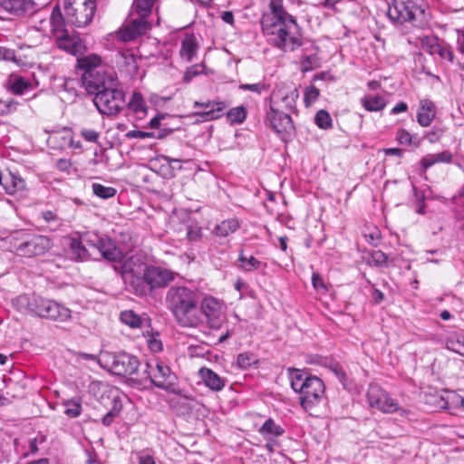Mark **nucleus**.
<instances>
[{
    "instance_id": "obj_1",
    "label": "nucleus",
    "mask_w": 464,
    "mask_h": 464,
    "mask_svg": "<svg viewBox=\"0 0 464 464\" xmlns=\"http://www.w3.org/2000/svg\"><path fill=\"white\" fill-rule=\"evenodd\" d=\"M269 8L275 21H262L263 31L271 34L273 44L284 52H293L303 44L301 29L295 18L284 7L283 0H271Z\"/></svg>"
},
{
    "instance_id": "obj_2",
    "label": "nucleus",
    "mask_w": 464,
    "mask_h": 464,
    "mask_svg": "<svg viewBox=\"0 0 464 464\" xmlns=\"http://www.w3.org/2000/svg\"><path fill=\"white\" fill-rule=\"evenodd\" d=\"M85 90L93 95V103L98 111L106 116H116L126 106L125 93L119 88L116 73L111 75H87Z\"/></svg>"
},
{
    "instance_id": "obj_3",
    "label": "nucleus",
    "mask_w": 464,
    "mask_h": 464,
    "mask_svg": "<svg viewBox=\"0 0 464 464\" xmlns=\"http://www.w3.org/2000/svg\"><path fill=\"white\" fill-rule=\"evenodd\" d=\"M200 292L186 285L170 286L165 296V304L180 327L189 328L196 316Z\"/></svg>"
},
{
    "instance_id": "obj_4",
    "label": "nucleus",
    "mask_w": 464,
    "mask_h": 464,
    "mask_svg": "<svg viewBox=\"0 0 464 464\" xmlns=\"http://www.w3.org/2000/svg\"><path fill=\"white\" fill-rule=\"evenodd\" d=\"M178 273L164 266L144 265L140 276H133L129 281L130 291L137 296H150L158 289L166 288L175 281Z\"/></svg>"
},
{
    "instance_id": "obj_5",
    "label": "nucleus",
    "mask_w": 464,
    "mask_h": 464,
    "mask_svg": "<svg viewBox=\"0 0 464 464\" xmlns=\"http://www.w3.org/2000/svg\"><path fill=\"white\" fill-rule=\"evenodd\" d=\"M50 24L52 34L60 49L72 55L83 53L86 49L84 43L73 34V30L68 29L64 16L58 5L52 11Z\"/></svg>"
},
{
    "instance_id": "obj_6",
    "label": "nucleus",
    "mask_w": 464,
    "mask_h": 464,
    "mask_svg": "<svg viewBox=\"0 0 464 464\" xmlns=\"http://www.w3.org/2000/svg\"><path fill=\"white\" fill-rule=\"evenodd\" d=\"M387 16L394 24L410 23L422 28L428 24V14L418 0H392L388 6Z\"/></svg>"
},
{
    "instance_id": "obj_7",
    "label": "nucleus",
    "mask_w": 464,
    "mask_h": 464,
    "mask_svg": "<svg viewBox=\"0 0 464 464\" xmlns=\"http://www.w3.org/2000/svg\"><path fill=\"white\" fill-rule=\"evenodd\" d=\"M17 302L26 311L40 317L64 322L71 317V310L60 304L41 296L20 295Z\"/></svg>"
},
{
    "instance_id": "obj_8",
    "label": "nucleus",
    "mask_w": 464,
    "mask_h": 464,
    "mask_svg": "<svg viewBox=\"0 0 464 464\" xmlns=\"http://www.w3.org/2000/svg\"><path fill=\"white\" fill-rule=\"evenodd\" d=\"M146 368L140 374V381L150 380L158 388L173 393H179L176 388V375L169 365L158 359H150L146 362Z\"/></svg>"
},
{
    "instance_id": "obj_9",
    "label": "nucleus",
    "mask_w": 464,
    "mask_h": 464,
    "mask_svg": "<svg viewBox=\"0 0 464 464\" xmlns=\"http://www.w3.org/2000/svg\"><path fill=\"white\" fill-rule=\"evenodd\" d=\"M95 10V0H64V19L67 25L86 26L92 21Z\"/></svg>"
},
{
    "instance_id": "obj_10",
    "label": "nucleus",
    "mask_w": 464,
    "mask_h": 464,
    "mask_svg": "<svg viewBox=\"0 0 464 464\" xmlns=\"http://www.w3.org/2000/svg\"><path fill=\"white\" fill-rule=\"evenodd\" d=\"M222 306V303L213 296H205L204 298L200 296L197 304L198 313L191 321L189 328H197L205 322L212 328H219Z\"/></svg>"
},
{
    "instance_id": "obj_11",
    "label": "nucleus",
    "mask_w": 464,
    "mask_h": 464,
    "mask_svg": "<svg viewBox=\"0 0 464 464\" xmlns=\"http://www.w3.org/2000/svg\"><path fill=\"white\" fill-rule=\"evenodd\" d=\"M109 370L115 375L129 376L131 379H140L139 367L140 362L138 357L125 353H109L104 355Z\"/></svg>"
},
{
    "instance_id": "obj_12",
    "label": "nucleus",
    "mask_w": 464,
    "mask_h": 464,
    "mask_svg": "<svg viewBox=\"0 0 464 464\" xmlns=\"http://www.w3.org/2000/svg\"><path fill=\"white\" fill-rule=\"evenodd\" d=\"M82 239L86 242L89 248L96 249L102 258L110 262L118 263L123 259L122 251L110 237H101L96 234L87 233L82 237Z\"/></svg>"
},
{
    "instance_id": "obj_13",
    "label": "nucleus",
    "mask_w": 464,
    "mask_h": 464,
    "mask_svg": "<svg viewBox=\"0 0 464 464\" xmlns=\"http://www.w3.org/2000/svg\"><path fill=\"white\" fill-rule=\"evenodd\" d=\"M265 121L282 139L288 137L295 129L290 114L280 110L278 102L270 104Z\"/></svg>"
},
{
    "instance_id": "obj_14",
    "label": "nucleus",
    "mask_w": 464,
    "mask_h": 464,
    "mask_svg": "<svg viewBox=\"0 0 464 464\" xmlns=\"http://www.w3.org/2000/svg\"><path fill=\"white\" fill-rule=\"evenodd\" d=\"M366 397L370 407L383 413H393L399 411L397 401L391 398L389 393L377 384L369 385Z\"/></svg>"
},
{
    "instance_id": "obj_15",
    "label": "nucleus",
    "mask_w": 464,
    "mask_h": 464,
    "mask_svg": "<svg viewBox=\"0 0 464 464\" xmlns=\"http://www.w3.org/2000/svg\"><path fill=\"white\" fill-rule=\"evenodd\" d=\"M325 392L324 382L316 377L312 376L308 379V382L304 388V392L299 393V401L304 411H308L314 406L318 405Z\"/></svg>"
},
{
    "instance_id": "obj_16",
    "label": "nucleus",
    "mask_w": 464,
    "mask_h": 464,
    "mask_svg": "<svg viewBox=\"0 0 464 464\" xmlns=\"http://www.w3.org/2000/svg\"><path fill=\"white\" fill-rule=\"evenodd\" d=\"M52 242L50 238L43 235H27V237L16 246L19 256L33 257L41 256L50 250Z\"/></svg>"
},
{
    "instance_id": "obj_17",
    "label": "nucleus",
    "mask_w": 464,
    "mask_h": 464,
    "mask_svg": "<svg viewBox=\"0 0 464 464\" xmlns=\"http://www.w3.org/2000/svg\"><path fill=\"white\" fill-rule=\"evenodd\" d=\"M150 27L148 17H141L139 14L132 15L130 13L128 24L117 32V37L123 42H129L145 34Z\"/></svg>"
},
{
    "instance_id": "obj_18",
    "label": "nucleus",
    "mask_w": 464,
    "mask_h": 464,
    "mask_svg": "<svg viewBox=\"0 0 464 464\" xmlns=\"http://www.w3.org/2000/svg\"><path fill=\"white\" fill-rule=\"evenodd\" d=\"M77 63L78 68L83 72L82 75V82L84 88L86 83L85 77H87V75L95 77L98 75H111L115 73L112 71L106 72L103 69L99 68L102 64V58L97 54H89L87 56L78 58Z\"/></svg>"
},
{
    "instance_id": "obj_19",
    "label": "nucleus",
    "mask_w": 464,
    "mask_h": 464,
    "mask_svg": "<svg viewBox=\"0 0 464 464\" xmlns=\"http://www.w3.org/2000/svg\"><path fill=\"white\" fill-rule=\"evenodd\" d=\"M421 48L430 55L438 54L440 59L453 63L454 53L452 48L446 43H440L438 37L425 36L420 41Z\"/></svg>"
},
{
    "instance_id": "obj_20",
    "label": "nucleus",
    "mask_w": 464,
    "mask_h": 464,
    "mask_svg": "<svg viewBox=\"0 0 464 464\" xmlns=\"http://www.w3.org/2000/svg\"><path fill=\"white\" fill-rule=\"evenodd\" d=\"M299 97V92L296 88L289 91L284 92L282 90L274 91L270 97V104H275V102H278L279 109L284 111L285 112H288L289 114L295 111L296 101Z\"/></svg>"
},
{
    "instance_id": "obj_21",
    "label": "nucleus",
    "mask_w": 464,
    "mask_h": 464,
    "mask_svg": "<svg viewBox=\"0 0 464 464\" xmlns=\"http://www.w3.org/2000/svg\"><path fill=\"white\" fill-rule=\"evenodd\" d=\"M194 108H202L203 111H197L196 115L204 121H213L223 116L226 104L223 102L208 101L206 102H195Z\"/></svg>"
},
{
    "instance_id": "obj_22",
    "label": "nucleus",
    "mask_w": 464,
    "mask_h": 464,
    "mask_svg": "<svg viewBox=\"0 0 464 464\" xmlns=\"http://www.w3.org/2000/svg\"><path fill=\"white\" fill-rule=\"evenodd\" d=\"M1 6L4 10L17 16L33 14L35 10L33 0H2Z\"/></svg>"
},
{
    "instance_id": "obj_23",
    "label": "nucleus",
    "mask_w": 464,
    "mask_h": 464,
    "mask_svg": "<svg viewBox=\"0 0 464 464\" xmlns=\"http://www.w3.org/2000/svg\"><path fill=\"white\" fill-rule=\"evenodd\" d=\"M438 406L452 415H457L458 411L463 408L462 396L454 391H445L440 397Z\"/></svg>"
},
{
    "instance_id": "obj_24",
    "label": "nucleus",
    "mask_w": 464,
    "mask_h": 464,
    "mask_svg": "<svg viewBox=\"0 0 464 464\" xmlns=\"http://www.w3.org/2000/svg\"><path fill=\"white\" fill-rule=\"evenodd\" d=\"M198 374L204 384L212 392H220L226 385V379L220 377L209 368H200Z\"/></svg>"
},
{
    "instance_id": "obj_25",
    "label": "nucleus",
    "mask_w": 464,
    "mask_h": 464,
    "mask_svg": "<svg viewBox=\"0 0 464 464\" xmlns=\"http://www.w3.org/2000/svg\"><path fill=\"white\" fill-rule=\"evenodd\" d=\"M312 376L313 375H311L309 372L300 369H288V377L290 380L291 387L297 393L304 392V388L308 382V379H310Z\"/></svg>"
},
{
    "instance_id": "obj_26",
    "label": "nucleus",
    "mask_w": 464,
    "mask_h": 464,
    "mask_svg": "<svg viewBox=\"0 0 464 464\" xmlns=\"http://www.w3.org/2000/svg\"><path fill=\"white\" fill-rule=\"evenodd\" d=\"M452 160V155L449 151H442L437 154H427L421 160L420 165L424 170L432 167L436 163H450Z\"/></svg>"
},
{
    "instance_id": "obj_27",
    "label": "nucleus",
    "mask_w": 464,
    "mask_h": 464,
    "mask_svg": "<svg viewBox=\"0 0 464 464\" xmlns=\"http://www.w3.org/2000/svg\"><path fill=\"white\" fill-rule=\"evenodd\" d=\"M24 188L25 182L22 178L12 172L6 174L4 189L7 194L14 195L17 191L23 190Z\"/></svg>"
},
{
    "instance_id": "obj_28",
    "label": "nucleus",
    "mask_w": 464,
    "mask_h": 464,
    "mask_svg": "<svg viewBox=\"0 0 464 464\" xmlns=\"http://www.w3.org/2000/svg\"><path fill=\"white\" fill-rule=\"evenodd\" d=\"M40 218L44 222L50 230L55 231L63 225V219L58 215L57 211L43 210L40 213Z\"/></svg>"
},
{
    "instance_id": "obj_29",
    "label": "nucleus",
    "mask_w": 464,
    "mask_h": 464,
    "mask_svg": "<svg viewBox=\"0 0 464 464\" xmlns=\"http://www.w3.org/2000/svg\"><path fill=\"white\" fill-rule=\"evenodd\" d=\"M361 104L368 111H381L386 107L384 98L379 95H365L361 99Z\"/></svg>"
},
{
    "instance_id": "obj_30",
    "label": "nucleus",
    "mask_w": 464,
    "mask_h": 464,
    "mask_svg": "<svg viewBox=\"0 0 464 464\" xmlns=\"http://www.w3.org/2000/svg\"><path fill=\"white\" fill-rule=\"evenodd\" d=\"M259 434H261L265 439L269 440L271 436L279 437L285 433V430L276 424L275 420L271 418L267 419L264 424L258 430Z\"/></svg>"
},
{
    "instance_id": "obj_31",
    "label": "nucleus",
    "mask_w": 464,
    "mask_h": 464,
    "mask_svg": "<svg viewBox=\"0 0 464 464\" xmlns=\"http://www.w3.org/2000/svg\"><path fill=\"white\" fill-rule=\"evenodd\" d=\"M198 47L193 35L186 36L181 43L180 55L189 62L195 56Z\"/></svg>"
},
{
    "instance_id": "obj_32",
    "label": "nucleus",
    "mask_w": 464,
    "mask_h": 464,
    "mask_svg": "<svg viewBox=\"0 0 464 464\" xmlns=\"http://www.w3.org/2000/svg\"><path fill=\"white\" fill-rule=\"evenodd\" d=\"M121 265L119 266H114V269L119 272L122 278L129 283L130 279L132 278L133 276H140L134 271L135 261L133 257H130L128 259H122L121 261Z\"/></svg>"
},
{
    "instance_id": "obj_33",
    "label": "nucleus",
    "mask_w": 464,
    "mask_h": 464,
    "mask_svg": "<svg viewBox=\"0 0 464 464\" xmlns=\"http://www.w3.org/2000/svg\"><path fill=\"white\" fill-rule=\"evenodd\" d=\"M32 88V83L22 76H14L9 81V90L14 95H22Z\"/></svg>"
},
{
    "instance_id": "obj_34",
    "label": "nucleus",
    "mask_w": 464,
    "mask_h": 464,
    "mask_svg": "<svg viewBox=\"0 0 464 464\" xmlns=\"http://www.w3.org/2000/svg\"><path fill=\"white\" fill-rule=\"evenodd\" d=\"M70 249L72 254L78 259L83 260L86 259L90 255L89 251L91 248L87 246L86 242L83 239H76L72 238L70 244Z\"/></svg>"
},
{
    "instance_id": "obj_35",
    "label": "nucleus",
    "mask_w": 464,
    "mask_h": 464,
    "mask_svg": "<svg viewBox=\"0 0 464 464\" xmlns=\"http://www.w3.org/2000/svg\"><path fill=\"white\" fill-rule=\"evenodd\" d=\"M154 3L149 0H134L130 13L132 15L139 14L141 17H149L152 13Z\"/></svg>"
},
{
    "instance_id": "obj_36",
    "label": "nucleus",
    "mask_w": 464,
    "mask_h": 464,
    "mask_svg": "<svg viewBox=\"0 0 464 464\" xmlns=\"http://www.w3.org/2000/svg\"><path fill=\"white\" fill-rule=\"evenodd\" d=\"M446 347L449 350L464 356V334H452L446 342Z\"/></svg>"
},
{
    "instance_id": "obj_37",
    "label": "nucleus",
    "mask_w": 464,
    "mask_h": 464,
    "mask_svg": "<svg viewBox=\"0 0 464 464\" xmlns=\"http://www.w3.org/2000/svg\"><path fill=\"white\" fill-rule=\"evenodd\" d=\"M388 256L381 250H372L368 253L366 263L374 267H386L388 266Z\"/></svg>"
},
{
    "instance_id": "obj_38",
    "label": "nucleus",
    "mask_w": 464,
    "mask_h": 464,
    "mask_svg": "<svg viewBox=\"0 0 464 464\" xmlns=\"http://www.w3.org/2000/svg\"><path fill=\"white\" fill-rule=\"evenodd\" d=\"M239 227L238 220L235 218L222 221L215 227V233L218 237H227L231 233H234Z\"/></svg>"
},
{
    "instance_id": "obj_39",
    "label": "nucleus",
    "mask_w": 464,
    "mask_h": 464,
    "mask_svg": "<svg viewBox=\"0 0 464 464\" xmlns=\"http://www.w3.org/2000/svg\"><path fill=\"white\" fill-rule=\"evenodd\" d=\"M122 403L119 396L112 399V406L110 411L103 416L102 422L105 426H110L113 419L121 411Z\"/></svg>"
},
{
    "instance_id": "obj_40",
    "label": "nucleus",
    "mask_w": 464,
    "mask_h": 464,
    "mask_svg": "<svg viewBox=\"0 0 464 464\" xmlns=\"http://www.w3.org/2000/svg\"><path fill=\"white\" fill-rule=\"evenodd\" d=\"M254 364H258V359L251 352L241 353L237 357V365L242 370H246Z\"/></svg>"
},
{
    "instance_id": "obj_41",
    "label": "nucleus",
    "mask_w": 464,
    "mask_h": 464,
    "mask_svg": "<svg viewBox=\"0 0 464 464\" xmlns=\"http://www.w3.org/2000/svg\"><path fill=\"white\" fill-rule=\"evenodd\" d=\"M64 413L70 418H76L82 413V400L80 398H72L64 402Z\"/></svg>"
},
{
    "instance_id": "obj_42",
    "label": "nucleus",
    "mask_w": 464,
    "mask_h": 464,
    "mask_svg": "<svg viewBox=\"0 0 464 464\" xmlns=\"http://www.w3.org/2000/svg\"><path fill=\"white\" fill-rule=\"evenodd\" d=\"M320 66L319 57L314 54L303 55L300 60V69L303 72L313 71Z\"/></svg>"
},
{
    "instance_id": "obj_43",
    "label": "nucleus",
    "mask_w": 464,
    "mask_h": 464,
    "mask_svg": "<svg viewBox=\"0 0 464 464\" xmlns=\"http://www.w3.org/2000/svg\"><path fill=\"white\" fill-rule=\"evenodd\" d=\"M93 194L102 199H109L113 198L117 190L112 187H106L100 183H93L92 185Z\"/></svg>"
},
{
    "instance_id": "obj_44",
    "label": "nucleus",
    "mask_w": 464,
    "mask_h": 464,
    "mask_svg": "<svg viewBox=\"0 0 464 464\" xmlns=\"http://www.w3.org/2000/svg\"><path fill=\"white\" fill-rule=\"evenodd\" d=\"M121 321L125 324L126 325H129L131 328H138L141 324V319L134 313L132 310H127L121 313L120 315Z\"/></svg>"
},
{
    "instance_id": "obj_45",
    "label": "nucleus",
    "mask_w": 464,
    "mask_h": 464,
    "mask_svg": "<svg viewBox=\"0 0 464 464\" xmlns=\"http://www.w3.org/2000/svg\"><path fill=\"white\" fill-rule=\"evenodd\" d=\"M246 109L244 106H237L227 112V117L231 123H242L246 118Z\"/></svg>"
},
{
    "instance_id": "obj_46",
    "label": "nucleus",
    "mask_w": 464,
    "mask_h": 464,
    "mask_svg": "<svg viewBox=\"0 0 464 464\" xmlns=\"http://www.w3.org/2000/svg\"><path fill=\"white\" fill-rule=\"evenodd\" d=\"M238 261L242 264V268L246 272L257 270L262 265V263L256 257H246L242 253L239 255Z\"/></svg>"
},
{
    "instance_id": "obj_47",
    "label": "nucleus",
    "mask_w": 464,
    "mask_h": 464,
    "mask_svg": "<svg viewBox=\"0 0 464 464\" xmlns=\"http://www.w3.org/2000/svg\"><path fill=\"white\" fill-rule=\"evenodd\" d=\"M315 124L323 130H327L332 127V118L328 111L320 110L314 117Z\"/></svg>"
},
{
    "instance_id": "obj_48",
    "label": "nucleus",
    "mask_w": 464,
    "mask_h": 464,
    "mask_svg": "<svg viewBox=\"0 0 464 464\" xmlns=\"http://www.w3.org/2000/svg\"><path fill=\"white\" fill-rule=\"evenodd\" d=\"M128 107L135 112H144L145 105L141 94L134 92L128 103Z\"/></svg>"
},
{
    "instance_id": "obj_49",
    "label": "nucleus",
    "mask_w": 464,
    "mask_h": 464,
    "mask_svg": "<svg viewBox=\"0 0 464 464\" xmlns=\"http://www.w3.org/2000/svg\"><path fill=\"white\" fill-rule=\"evenodd\" d=\"M269 88L268 84L265 82H259L256 83H242L239 85V89L243 91H249L252 92H256L257 94H261L263 92L267 91Z\"/></svg>"
},
{
    "instance_id": "obj_50",
    "label": "nucleus",
    "mask_w": 464,
    "mask_h": 464,
    "mask_svg": "<svg viewBox=\"0 0 464 464\" xmlns=\"http://www.w3.org/2000/svg\"><path fill=\"white\" fill-rule=\"evenodd\" d=\"M396 139L400 144H406V145L414 144L417 147L420 146V141L415 142L414 137L412 135H411V133L409 131H407L406 130H403V129L399 130L397 131Z\"/></svg>"
},
{
    "instance_id": "obj_51",
    "label": "nucleus",
    "mask_w": 464,
    "mask_h": 464,
    "mask_svg": "<svg viewBox=\"0 0 464 464\" xmlns=\"http://www.w3.org/2000/svg\"><path fill=\"white\" fill-rule=\"evenodd\" d=\"M320 95V91L314 85H311L306 88L304 97V102L306 107H309L313 102H314Z\"/></svg>"
},
{
    "instance_id": "obj_52",
    "label": "nucleus",
    "mask_w": 464,
    "mask_h": 464,
    "mask_svg": "<svg viewBox=\"0 0 464 464\" xmlns=\"http://www.w3.org/2000/svg\"><path fill=\"white\" fill-rule=\"evenodd\" d=\"M0 60L13 62L16 64L20 63V60L16 58L15 51L5 46H0Z\"/></svg>"
},
{
    "instance_id": "obj_53",
    "label": "nucleus",
    "mask_w": 464,
    "mask_h": 464,
    "mask_svg": "<svg viewBox=\"0 0 464 464\" xmlns=\"http://www.w3.org/2000/svg\"><path fill=\"white\" fill-rule=\"evenodd\" d=\"M149 349L153 353H159L162 350V343L159 339V334H151L147 338Z\"/></svg>"
},
{
    "instance_id": "obj_54",
    "label": "nucleus",
    "mask_w": 464,
    "mask_h": 464,
    "mask_svg": "<svg viewBox=\"0 0 464 464\" xmlns=\"http://www.w3.org/2000/svg\"><path fill=\"white\" fill-rule=\"evenodd\" d=\"M331 371L334 373V375L338 378V380L342 382L344 388L347 387L346 382L348 378L346 376L345 372L343 367L340 366L337 362H331L330 364Z\"/></svg>"
},
{
    "instance_id": "obj_55",
    "label": "nucleus",
    "mask_w": 464,
    "mask_h": 464,
    "mask_svg": "<svg viewBox=\"0 0 464 464\" xmlns=\"http://www.w3.org/2000/svg\"><path fill=\"white\" fill-rule=\"evenodd\" d=\"M203 72V66L201 64H194L188 68L186 71L183 81L185 82H189L195 76L202 73Z\"/></svg>"
},
{
    "instance_id": "obj_56",
    "label": "nucleus",
    "mask_w": 464,
    "mask_h": 464,
    "mask_svg": "<svg viewBox=\"0 0 464 464\" xmlns=\"http://www.w3.org/2000/svg\"><path fill=\"white\" fill-rule=\"evenodd\" d=\"M433 119H434L433 111H420L417 114V121L419 122L420 125H421L423 127H427V126L430 125Z\"/></svg>"
},
{
    "instance_id": "obj_57",
    "label": "nucleus",
    "mask_w": 464,
    "mask_h": 464,
    "mask_svg": "<svg viewBox=\"0 0 464 464\" xmlns=\"http://www.w3.org/2000/svg\"><path fill=\"white\" fill-rule=\"evenodd\" d=\"M81 136L89 142H97L100 138V133L92 129H82L81 130Z\"/></svg>"
},
{
    "instance_id": "obj_58",
    "label": "nucleus",
    "mask_w": 464,
    "mask_h": 464,
    "mask_svg": "<svg viewBox=\"0 0 464 464\" xmlns=\"http://www.w3.org/2000/svg\"><path fill=\"white\" fill-rule=\"evenodd\" d=\"M201 237V228L199 227H188L187 231V238L189 241H197Z\"/></svg>"
},
{
    "instance_id": "obj_59",
    "label": "nucleus",
    "mask_w": 464,
    "mask_h": 464,
    "mask_svg": "<svg viewBox=\"0 0 464 464\" xmlns=\"http://www.w3.org/2000/svg\"><path fill=\"white\" fill-rule=\"evenodd\" d=\"M442 130L441 129H433L430 131H428L425 135L426 139L430 142V143H435L437 142L440 138L442 136Z\"/></svg>"
},
{
    "instance_id": "obj_60",
    "label": "nucleus",
    "mask_w": 464,
    "mask_h": 464,
    "mask_svg": "<svg viewBox=\"0 0 464 464\" xmlns=\"http://www.w3.org/2000/svg\"><path fill=\"white\" fill-rule=\"evenodd\" d=\"M126 137L128 138H136V139H146V138H152L153 133L146 132L142 130H130Z\"/></svg>"
},
{
    "instance_id": "obj_61",
    "label": "nucleus",
    "mask_w": 464,
    "mask_h": 464,
    "mask_svg": "<svg viewBox=\"0 0 464 464\" xmlns=\"http://www.w3.org/2000/svg\"><path fill=\"white\" fill-rule=\"evenodd\" d=\"M312 284L313 286L318 290V289H325V285L323 281V278L318 273H313L312 276Z\"/></svg>"
},
{
    "instance_id": "obj_62",
    "label": "nucleus",
    "mask_w": 464,
    "mask_h": 464,
    "mask_svg": "<svg viewBox=\"0 0 464 464\" xmlns=\"http://www.w3.org/2000/svg\"><path fill=\"white\" fill-rule=\"evenodd\" d=\"M221 19L226 24L233 25L235 23L234 14L231 11H225L221 14Z\"/></svg>"
},
{
    "instance_id": "obj_63",
    "label": "nucleus",
    "mask_w": 464,
    "mask_h": 464,
    "mask_svg": "<svg viewBox=\"0 0 464 464\" xmlns=\"http://www.w3.org/2000/svg\"><path fill=\"white\" fill-rule=\"evenodd\" d=\"M372 296L374 300V303L378 304H381L384 300L383 293L377 288H373V290L372 292Z\"/></svg>"
},
{
    "instance_id": "obj_64",
    "label": "nucleus",
    "mask_w": 464,
    "mask_h": 464,
    "mask_svg": "<svg viewBox=\"0 0 464 464\" xmlns=\"http://www.w3.org/2000/svg\"><path fill=\"white\" fill-rule=\"evenodd\" d=\"M408 109V105L404 102H401L397 103L392 109L391 113L392 114H398L401 112L406 111Z\"/></svg>"
}]
</instances>
